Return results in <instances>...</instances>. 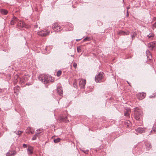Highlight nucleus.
I'll return each mask as SVG.
<instances>
[{"label": "nucleus", "mask_w": 156, "mask_h": 156, "mask_svg": "<svg viewBox=\"0 0 156 156\" xmlns=\"http://www.w3.org/2000/svg\"><path fill=\"white\" fill-rule=\"evenodd\" d=\"M38 78L40 80L44 83V84H47L49 82H52L54 81L53 78L51 76L47 75H43L42 76H39Z\"/></svg>", "instance_id": "obj_1"}, {"label": "nucleus", "mask_w": 156, "mask_h": 156, "mask_svg": "<svg viewBox=\"0 0 156 156\" xmlns=\"http://www.w3.org/2000/svg\"><path fill=\"white\" fill-rule=\"evenodd\" d=\"M142 114L141 110L138 108H136L134 109V117L137 120H139Z\"/></svg>", "instance_id": "obj_2"}, {"label": "nucleus", "mask_w": 156, "mask_h": 156, "mask_svg": "<svg viewBox=\"0 0 156 156\" xmlns=\"http://www.w3.org/2000/svg\"><path fill=\"white\" fill-rule=\"evenodd\" d=\"M104 76V74L102 72H100L99 74L97 75L95 78V81L97 82H101L102 79Z\"/></svg>", "instance_id": "obj_3"}, {"label": "nucleus", "mask_w": 156, "mask_h": 156, "mask_svg": "<svg viewBox=\"0 0 156 156\" xmlns=\"http://www.w3.org/2000/svg\"><path fill=\"white\" fill-rule=\"evenodd\" d=\"M50 31L49 30H42L38 32L37 34L39 36L42 37H45L48 35Z\"/></svg>", "instance_id": "obj_4"}, {"label": "nucleus", "mask_w": 156, "mask_h": 156, "mask_svg": "<svg viewBox=\"0 0 156 156\" xmlns=\"http://www.w3.org/2000/svg\"><path fill=\"white\" fill-rule=\"evenodd\" d=\"M52 29L55 31L57 32H60L62 30V29L60 26H59L57 23H54L52 26Z\"/></svg>", "instance_id": "obj_5"}, {"label": "nucleus", "mask_w": 156, "mask_h": 156, "mask_svg": "<svg viewBox=\"0 0 156 156\" xmlns=\"http://www.w3.org/2000/svg\"><path fill=\"white\" fill-rule=\"evenodd\" d=\"M148 47L150 49L155 50H156V42L150 43L148 44Z\"/></svg>", "instance_id": "obj_6"}, {"label": "nucleus", "mask_w": 156, "mask_h": 156, "mask_svg": "<svg viewBox=\"0 0 156 156\" xmlns=\"http://www.w3.org/2000/svg\"><path fill=\"white\" fill-rule=\"evenodd\" d=\"M29 77L30 76L29 75H25L23 77L22 79H20V83H24L25 82L28 80Z\"/></svg>", "instance_id": "obj_7"}, {"label": "nucleus", "mask_w": 156, "mask_h": 156, "mask_svg": "<svg viewBox=\"0 0 156 156\" xmlns=\"http://www.w3.org/2000/svg\"><path fill=\"white\" fill-rule=\"evenodd\" d=\"M18 26L19 27H25L27 28V26L25 23L22 21H20L18 23Z\"/></svg>", "instance_id": "obj_8"}, {"label": "nucleus", "mask_w": 156, "mask_h": 156, "mask_svg": "<svg viewBox=\"0 0 156 156\" xmlns=\"http://www.w3.org/2000/svg\"><path fill=\"white\" fill-rule=\"evenodd\" d=\"M124 115L125 116H128L129 115L130 112V108L127 107H125L124 110Z\"/></svg>", "instance_id": "obj_9"}, {"label": "nucleus", "mask_w": 156, "mask_h": 156, "mask_svg": "<svg viewBox=\"0 0 156 156\" xmlns=\"http://www.w3.org/2000/svg\"><path fill=\"white\" fill-rule=\"evenodd\" d=\"M146 95L145 93H140L137 94V97L138 99L142 100L145 97Z\"/></svg>", "instance_id": "obj_10"}, {"label": "nucleus", "mask_w": 156, "mask_h": 156, "mask_svg": "<svg viewBox=\"0 0 156 156\" xmlns=\"http://www.w3.org/2000/svg\"><path fill=\"white\" fill-rule=\"evenodd\" d=\"M86 83V81L85 80L81 79L79 82V85L81 88H83Z\"/></svg>", "instance_id": "obj_11"}, {"label": "nucleus", "mask_w": 156, "mask_h": 156, "mask_svg": "<svg viewBox=\"0 0 156 156\" xmlns=\"http://www.w3.org/2000/svg\"><path fill=\"white\" fill-rule=\"evenodd\" d=\"M67 116L64 117L63 116H61L59 118L60 121V122H69V120L67 119Z\"/></svg>", "instance_id": "obj_12"}, {"label": "nucleus", "mask_w": 156, "mask_h": 156, "mask_svg": "<svg viewBox=\"0 0 156 156\" xmlns=\"http://www.w3.org/2000/svg\"><path fill=\"white\" fill-rule=\"evenodd\" d=\"M16 151H9L6 154V156H12L16 154Z\"/></svg>", "instance_id": "obj_13"}, {"label": "nucleus", "mask_w": 156, "mask_h": 156, "mask_svg": "<svg viewBox=\"0 0 156 156\" xmlns=\"http://www.w3.org/2000/svg\"><path fill=\"white\" fill-rule=\"evenodd\" d=\"M148 60H151L152 58V56L150 51L148 50L146 51V52Z\"/></svg>", "instance_id": "obj_14"}, {"label": "nucleus", "mask_w": 156, "mask_h": 156, "mask_svg": "<svg viewBox=\"0 0 156 156\" xmlns=\"http://www.w3.org/2000/svg\"><path fill=\"white\" fill-rule=\"evenodd\" d=\"M57 93L59 95H61L63 94V90L62 87H57Z\"/></svg>", "instance_id": "obj_15"}, {"label": "nucleus", "mask_w": 156, "mask_h": 156, "mask_svg": "<svg viewBox=\"0 0 156 156\" xmlns=\"http://www.w3.org/2000/svg\"><path fill=\"white\" fill-rule=\"evenodd\" d=\"M33 149L32 147L29 146L28 148L27 149L28 154H32L33 153Z\"/></svg>", "instance_id": "obj_16"}, {"label": "nucleus", "mask_w": 156, "mask_h": 156, "mask_svg": "<svg viewBox=\"0 0 156 156\" xmlns=\"http://www.w3.org/2000/svg\"><path fill=\"white\" fill-rule=\"evenodd\" d=\"M18 19L16 17H14L12 18V20L11 21V24L12 25H13L15 23L17 22Z\"/></svg>", "instance_id": "obj_17"}, {"label": "nucleus", "mask_w": 156, "mask_h": 156, "mask_svg": "<svg viewBox=\"0 0 156 156\" xmlns=\"http://www.w3.org/2000/svg\"><path fill=\"white\" fill-rule=\"evenodd\" d=\"M136 131L139 133H142L144 132V129L142 128L139 127L135 129Z\"/></svg>", "instance_id": "obj_18"}, {"label": "nucleus", "mask_w": 156, "mask_h": 156, "mask_svg": "<svg viewBox=\"0 0 156 156\" xmlns=\"http://www.w3.org/2000/svg\"><path fill=\"white\" fill-rule=\"evenodd\" d=\"M19 88L20 87L18 86H16L14 88V93L16 95H17L18 94Z\"/></svg>", "instance_id": "obj_19"}, {"label": "nucleus", "mask_w": 156, "mask_h": 156, "mask_svg": "<svg viewBox=\"0 0 156 156\" xmlns=\"http://www.w3.org/2000/svg\"><path fill=\"white\" fill-rule=\"evenodd\" d=\"M0 12L2 14L5 15H6L8 13L7 11L4 9H0Z\"/></svg>", "instance_id": "obj_20"}, {"label": "nucleus", "mask_w": 156, "mask_h": 156, "mask_svg": "<svg viewBox=\"0 0 156 156\" xmlns=\"http://www.w3.org/2000/svg\"><path fill=\"white\" fill-rule=\"evenodd\" d=\"M154 34L153 33L151 32L149 34L147 35V37H148V38L152 39L154 36Z\"/></svg>", "instance_id": "obj_21"}, {"label": "nucleus", "mask_w": 156, "mask_h": 156, "mask_svg": "<svg viewBox=\"0 0 156 156\" xmlns=\"http://www.w3.org/2000/svg\"><path fill=\"white\" fill-rule=\"evenodd\" d=\"M119 34L120 35H128L129 34V32H125L124 31H120Z\"/></svg>", "instance_id": "obj_22"}, {"label": "nucleus", "mask_w": 156, "mask_h": 156, "mask_svg": "<svg viewBox=\"0 0 156 156\" xmlns=\"http://www.w3.org/2000/svg\"><path fill=\"white\" fill-rule=\"evenodd\" d=\"M146 147L147 149L149 150L151 148V144L150 143H147L146 144Z\"/></svg>", "instance_id": "obj_23"}, {"label": "nucleus", "mask_w": 156, "mask_h": 156, "mask_svg": "<svg viewBox=\"0 0 156 156\" xmlns=\"http://www.w3.org/2000/svg\"><path fill=\"white\" fill-rule=\"evenodd\" d=\"M125 125L126 126L129 127L131 125L130 122L129 120H127L125 122Z\"/></svg>", "instance_id": "obj_24"}, {"label": "nucleus", "mask_w": 156, "mask_h": 156, "mask_svg": "<svg viewBox=\"0 0 156 156\" xmlns=\"http://www.w3.org/2000/svg\"><path fill=\"white\" fill-rule=\"evenodd\" d=\"M43 129H37V132L36 133V134L38 136L39 134H40L43 131Z\"/></svg>", "instance_id": "obj_25"}, {"label": "nucleus", "mask_w": 156, "mask_h": 156, "mask_svg": "<svg viewBox=\"0 0 156 156\" xmlns=\"http://www.w3.org/2000/svg\"><path fill=\"white\" fill-rule=\"evenodd\" d=\"M61 139L60 138H58L55 139L54 141L55 143H57L60 141Z\"/></svg>", "instance_id": "obj_26"}, {"label": "nucleus", "mask_w": 156, "mask_h": 156, "mask_svg": "<svg viewBox=\"0 0 156 156\" xmlns=\"http://www.w3.org/2000/svg\"><path fill=\"white\" fill-rule=\"evenodd\" d=\"M137 34L136 32H134L133 33V34L131 35L132 40L135 38V36Z\"/></svg>", "instance_id": "obj_27"}, {"label": "nucleus", "mask_w": 156, "mask_h": 156, "mask_svg": "<svg viewBox=\"0 0 156 156\" xmlns=\"http://www.w3.org/2000/svg\"><path fill=\"white\" fill-rule=\"evenodd\" d=\"M77 51L78 52H81V47L79 46L77 47Z\"/></svg>", "instance_id": "obj_28"}, {"label": "nucleus", "mask_w": 156, "mask_h": 156, "mask_svg": "<svg viewBox=\"0 0 156 156\" xmlns=\"http://www.w3.org/2000/svg\"><path fill=\"white\" fill-rule=\"evenodd\" d=\"M49 48V47L48 46H46V47H45L44 48V49L45 50V51H43V52L45 53H46L47 52V49H48V48Z\"/></svg>", "instance_id": "obj_29"}, {"label": "nucleus", "mask_w": 156, "mask_h": 156, "mask_svg": "<svg viewBox=\"0 0 156 156\" xmlns=\"http://www.w3.org/2000/svg\"><path fill=\"white\" fill-rule=\"evenodd\" d=\"M90 37H86L85 38H84L83 40V41H90Z\"/></svg>", "instance_id": "obj_30"}, {"label": "nucleus", "mask_w": 156, "mask_h": 156, "mask_svg": "<svg viewBox=\"0 0 156 156\" xmlns=\"http://www.w3.org/2000/svg\"><path fill=\"white\" fill-rule=\"evenodd\" d=\"M155 126L153 128V129L151 131V133H154L156 131V127Z\"/></svg>", "instance_id": "obj_31"}, {"label": "nucleus", "mask_w": 156, "mask_h": 156, "mask_svg": "<svg viewBox=\"0 0 156 156\" xmlns=\"http://www.w3.org/2000/svg\"><path fill=\"white\" fill-rule=\"evenodd\" d=\"M62 73V71L60 70H59L57 72V76H59L61 75Z\"/></svg>", "instance_id": "obj_32"}, {"label": "nucleus", "mask_w": 156, "mask_h": 156, "mask_svg": "<svg viewBox=\"0 0 156 156\" xmlns=\"http://www.w3.org/2000/svg\"><path fill=\"white\" fill-rule=\"evenodd\" d=\"M37 136H38L36 133L34 135L33 137H32V140H35L37 138Z\"/></svg>", "instance_id": "obj_33"}, {"label": "nucleus", "mask_w": 156, "mask_h": 156, "mask_svg": "<svg viewBox=\"0 0 156 156\" xmlns=\"http://www.w3.org/2000/svg\"><path fill=\"white\" fill-rule=\"evenodd\" d=\"M15 133L18 135H20L23 133V132L21 131H17L15 132Z\"/></svg>", "instance_id": "obj_34"}, {"label": "nucleus", "mask_w": 156, "mask_h": 156, "mask_svg": "<svg viewBox=\"0 0 156 156\" xmlns=\"http://www.w3.org/2000/svg\"><path fill=\"white\" fill-rule=\"evenodd\" d=\"M73 86L75 88L77 87V85H76V81H74L73 83Z\"/></svg>", "instance_id": "obj_35"}, {"label": "nucleus", "mask_w": 156, "mask_h": 156, "mask_svg": "<svg viewBox=\"0 0 156 156\" xmlns=\"http://www.w3.org/2000/svg\"><path fill=\"white\" fill-rule=\"evenodd\" d=\"M73 66L75 69H76L77 66V64L75 62L73 64Z\"/></svg>", "instance_id": "obj_36"}, {"label": "nucleus", "mask_w": 156, "mask_h": 156, "mask_svg": "<svg viewBox=\"0 0 156 156\" xmlns=\"http://www.w3.org/2000/svg\"><path fill=\"white\" fill-rule=\"evenodd\" d=\"M23 146L24 148H26L27 147V144H24L23 145Z\"/></svg>", "instance_id": "obj_37"}, {"label": "nucleus", "mask_w": 156, "mask_h": 156, "mask_svg": "<svg viewBox=\"0 0 156 156\" xmlns=\"http://www.w3.org/2000/svg\"><path fill=\"white\" fill-rule=\"evenodd\" d=\"M153 27L155 28H156V22H155L153 24Z\"/></svg>", "instance_id": "obj_38"}, {"label": "nucleus", "mask_w": 156, "mask_h": 156, "mask_svg": "<svg viewBox=\"0 0 156 156\" xmlns=\"http://www.w3.org/2000/svg\"><path fill=\"white\" fill-rule=\"evenodd\" d=\"M88 151H89L88 150H87L85 151H83L85 153L87 154L88 153Z\"/></svg>", "instance_id": "obj_39"}, {"label": "nucleus", "mask_w": 156, "mask_h": 156, "mask_svg": "<svg viewBox=\"0 0 156 156\" xmlns=\"http://www.w3.org/2000/svg\"><path fill=\"white\" fill-rule=\"evenodd\" d=\"M30 132L32 134H33L34 133V131H31L30 130Z\"/></svg>", "instance_id": "obj_40"}, {"label": "nucleus", "mask_w": 156, "mask_h": 156, "mask_svg": "<svg viewBox=\"0 0 156 156\" xmlns=\"http://www.w3.org/2000/svg\"><path fill=\"white\" fill-rule=\"evenodd\" d=\"M127 16H128L129 15L128 13V11L127 10Z\"/></svg>", "instance_id": "obj_41"}, {"label": "nucleus", "mask_w": 156, "mask_h": 156, "mask_svg": "<svg viewBox=\"0 0 156 156\" xmlns=\"http://www.w3.org/2000/svg\"><path fill=\"white\" fill-rule=\"evenodd\" d=\"M28 129H29L30 130L31 129V128L30 127L28 128Z\"/></svg>", "instance_id": "obj_42"}, {"label": "nucleus", "mask_w": 156, "mask_h": 156, "mask_svg": "<svg viewBox=\"0 0 156 156\" xmlns=\"http://www.w3.org/2000/svg\"><path fill=\"white\" fill-rule=\"evenodd\" d=\"M35 27L37 28V25H35Z\"/></svg>", "instance_id": "obj_43"}, {"label": "nucleus", "mask_w": 156, "mask_h": 156, "mask_svg": "<svg viewBox=\"0 0 156 156\" xmlns=\"http://www.w3.org/2000/svg\"><path fill=\"white\" fill-rule=\"evenodd\" d=\"M129 8H129V7H127V9H129Z\"/></svg>", "instance_id": "obj_44"}, {"label": "nucleus", "mask_w": 156, "mask_h": 156, "mask_svg": "<svg viewBox=\"0 0 156 156\" xmlns=\"http://www.w3.org/2000/svg\"><path fill=\"white\" fill-rule=\"evenodd\" d=\"M154 20H155L156 19V17H155L154 18Z\"/></svg>", "instance_id": "obj_45"}, {"label": "nucleus", "mask_w": 156, "mask_h": 156, "mask_svg": "<svg viewBox=\"0 0 156 156\" xmlns=\"http://www.w3.org/2000/svg\"><path fill=\"white\" fill-rule=\"evenodd\" d=\"M80 40V39H79V40H77V39H76V41H79V40Z\"/></svg>", "instance_id": "obj_46"}]
</instances>
